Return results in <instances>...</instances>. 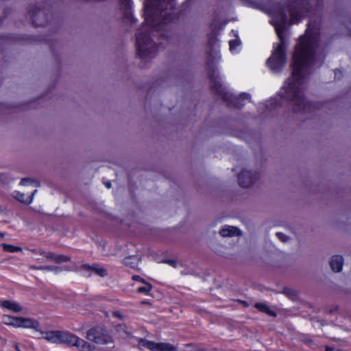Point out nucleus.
Here are the masks:
<instances>
[{
    "label": "nucleus",
    "mask_w": 351,
    "mask_h": 351,
    "mask_svg": "<svg viewBox=\"0 0 351 351\" xmlns=\"http://www.w3.org/2000/svg\"><path fill=\"white\" fill-rule=\"evenodd\" d=\"M318 36L309 26L300 37L293 56L291 76L281 89L282 97L289 102L295 112L308 110L310 104L306 101L304 90L305 79L312 69L319 67L324 60L318 53Z\"/></svg>",
    "instance_id": "obj_1"
},
{
    "label": "nucleus",
    "mask_w": 351,
    "mask_h": 351,
    "mask_svg": "<svg viewBox=\"0 0 351 351\" xmlns=\"http://www.w3.org/2000/svg\"><path fill=\"white\" fill-rule=\"evenodd\" d=\"M288 4L279 13L276 14L270 10L263 8V11L272 14L276 19H273L271 23L275 27L276 32L280 40L274 49V51L267 60V65L274 72H278L282 69L287 61L285 54L286 43L283 37L282 31L287 19V13L289 15L292 23L298 22L304 16L306 12L307 4L304 0H287Z\"/></svg>",
    "instance_id": "obj_2"
},
{
    "label": "nucleus",
    "mask_w": 351,
    "mask_h": 351,
    "mask_svg": "<svg viewBox=\"0 0 351 351\" xmlns=\"http://www.w3.org/2000/svg\"><path fill=\"white\" fill-rule=\"evenodd\" d=\"M42 338L49 342L75 347L80 351H93L95 346L76 335L66 330H47L41 332Z\"/></svg>",
    "instance_id": "obj_3"
},
{
    "label": "nucleus",
    "mask_w": 351,
    "mask_h": 351,
    "mask_svg": "<svg viewBox=\"0 0 351 351\" xmlns=\"http://www.w3.org/2000/svg\"><path fill=\"white\" fill-rule=\"evenodd\" d=\"M210 86L213 91L221 96V97L232 106L240 108L244 105L243 101H249L250 96L247 93H242L237 97L232 96L226 90V88L220 82L218 74L213 73L210 75Z\"/></svg>",
    "instance_id": "obj_4"
},
{
    "label": "nucleus",
    "mask_w": 351,
    "mask_h": 351,
    "mask_svg": "<svg viewBox=\"0 0 351 351\" xmlns=\"http://www.w3.org/2000/svg\"><path fill=\"white\" fill-rule=\"evenodd\" d=\"M136 48L138 56L146 61L153 58L158 51V46L151 40L145 27L136 35Z\"/></svg>",
    "instance_id": "obj_5"
},
{
    "label": "nucleus",
    "mask_w": 351,
    "mask_h": 351,
    "mask_svg": "<svg viewBox=\"0 0 351 351\" xmlns=\"http://www.w3.org/2000/svg\"><path fill=\"white\" fill-rule=\"evenodd\" d=\"M86 338L88 341L106 348L114 347V341L110 332L99 326L93 327L86 332Z\"/></svg>",
    "instance_id": "obj_6"
},
{
    "label": "nucleus",
    "mask_w": 351,
    "mask_h": 351,
    "mask_svg": "<svg viewBox=\"0 0 351 351\" xmlns=\"http://www.w3.org/2000/svg\"><path fill=\"white\" fill-rule=\"evenodd\" d=\"M260 177L258 171L246 167L238 174V182L243 188H250L259 180Z\"/></svg>",
    "instance_id": "obj_7"
},
{
    "label": "nucleus",
    "mask_w": 351,
    "mask_h": 351,
    "mask_svg": "<svg viewBox=\"0 0 351 351\" xmlns=\"http://www.w3.org/2000/svg\"><path fill=\"white\" fill-rule=\"evenodd\" d=\"M137 342L140 348L151 351H177L176 347L167 343H156L145 339H138Z\"/></svg>",
    "instance_id": "obj_8"
},
{
    "label": "nucleus",
    "mask_w": 351,
    "mask_h": 351,
    "mask_svg": "<svg viewBox=\"0 0 351 351\" xmlns=\"http://www.w3.org/2000/svg\"><path fill=\"white\" fill-rule=\"evenodd\" d=\"M0 306L3 309L12 313H21L23 311V307L19 302L14 300L0 301Z\"/></svg>",
    "instance_id": "obj_9"
},
{
    "label": "nucleus",
    "mask_w": 351,
    "mask_h": 351,
    "mask_svg": "<svg viewBox=\"0 0 351 351\" xmlns=\"http://www.w3.org/2000/svg\"><path fill=\"white\" fill-rule=\"evenodd\" d=\"M219 234L223 237H231L240 236L241 232L237 227L226 225L221 228Z\"/></svg>",
    "instance_id": "obj_10"
},
{
    "label": "nucleus",
    "mask_w": 351,
    "mask_h": 351,
    "mask_svg": "<svg viewBox=\"0 0 351 351\" xmlns=\"http://www.w3.org/2000/svg\"><path fill=\"white\" fill-rule=\"evenodd\" d=\"M173 0H157V5L155 8L154 14H160V16H164L165 14H163L164 10H167L173 7Z\"/></svg>",
    "instance_id": "obj_11"
},
{
    "label": "nucleus",
    "mask_w": 351,
    "mask_h": 351,
    "mask_svg": "<svg viewBox=\"0 0 351 351\" xmlns=\"http://www.w3.org/2000/svg\"><path fill=\"white\" fill-rule=\"evenodd\" d=\"M37 190H34L30 195H27L24 193L15 191L13 192V197L21 203L29 204L34 199V196L37 193Z\"/></svg>",
    "instance_id": "obj_12"
},
{
    "label": "nucleus",
    "mask_w": 351,
    "mask_h": 351,
    "mask_svg": "<svg viewBox=\"0 0 351 351\" xmlns=\"http://www.w3.org/2000/svg\"><path fill=\"white\" fill-rule=\"evenodd\" d=\"M146 14L145 20L147 23L149 24L153 28L156 29V30H159L162 28L159 24V19L156 20L152 16V10L149 8L147 5H146Z\"/></svg>",
    "instance_id": "obj_13"
},
{
    "label": "nucleus",
    "mask_w": 351,
    "mask_h": 351,
    "mask_svg": "<svg viewBox=\"0 0 351 351\" xmlns=\"http://www.w3.org/2000/svg\"><path fill=\"white\" fill-rule=\"evenodd\" d=\"M343 263V257L338 255L332 256L330 261V267L335 272H339L341 270Z\"/></svg>",
    "instance_id": "obj_14"
},
{
    "label": "nucleus",
    "mask_w": 351,
    "mask_h": 351,
    "mask_svg": "<svg viewBox=\"0 0 351 351\" xmlns=\"http://www.w3.org/2000/svg\"><path fill=\"white\" fill-rule=\"evenodd\" d=\"M82 267L84 269L93 271L100 277H105L108 275L107 270L104 267L99 265H93L92 266H90L89 265L86 264L83 265Z\"/></svg>",
    "instance_id": "obj_15"
},
{
    "label": "nucleus",
    "mask_w": 351,
    "mask_h": 351,
    "mask_svg": "<svg viewBox=\"0 0 351 351\" xmlns=\"http://www.w3.org/2000/svg\"><path fill=\"white\" fill-rule=\"evenodd\" d=\"M18 324L19 326H17V328H36L39 326V324L36 320L23 317H19Z\"/></svg>",
    "instance_id": "obj_16"
},
{
    "label": "nucleus",
    "mask_w": 351,
    "mask_h": 351,
    "mask_svg": "<svg viewBox=\"0 0 351 351\" xmlns=\"http://www.w3.org/2000/svg\"><path fill=\"white\" fill-rule=\"evenodd\" d=\"M255 307L260 311L265 313L271 317H276V313L274 311L270 308V307L265 303H256Z\"/></svg>",
    "instance_id": "obj_17"
},
{
    "label": "nucleus",
    "mask_w": 351,
    "mask_h": 351,
    "mask_svg": "<svg viewBox=\"0 0 351 351\" xmlns=\"http://www.w3.org/2000/svg\"><path fill=\"white\" fill-rule=\"evenodd\" d=\"M19 317H12L10 315H3L2 317V322L6 325L12 326L16 327L19 326Z\"/></svg>",
    "instance_id": "obj_18"
},
{
    "label": "nucleus",
    "mask_w": 351,
    "mask_h": 351,
    "mask_svg": "<svg viewBox=\"0 0 351 351\" xmlns=\"http://www.w3.org/2000/svg\"><path fill=\"white\" fill-rule=\"evenodd\" d=\"M139 263V258L135 256H130L125 257L123 259V263L126 265H128L132 268H135L138 266Z\"/></svg>",
    "instance_id": "obj_19"
},
{
    "label": "nucleus",
    "mask_w": 351,
    "mask_h": 351,
    "mask_svg": "<svg viewBox=\"0 0 351 351\" xmlns=\"http://www.w3.org/2000/svg\"><path fill=\"white\" fill-rule=\"evenodd\" d=\"M115 330L119 332L123 337H130V332L128 331L127 326L123 324H117L115 327Z\"/></svg>",
    "instance_id": "obj_20"
},
{
    "label": "nucleus",
    "mask_w": 351,
    "mask_h": 351,
    "mask_svg": "<svg viewBox=\"0 0 351 351\" xmlns=\"http://www.w3.org/2000/svg\"><path fill=\"white\" fill-rule=\"evenodd\" d=\"M3 247V250L5 252H21L22 248L19 246H14L10 244L7 243H3L1 245Z\"/></svg>",
    "instance_id": "obj_21"
},
{
    "label": "nucleus",
    "mask_w": 351,
    "mask_h": 351,
    "mask_svg": "<svg viewBox=\"0 0 351 351\" xmlns=\"http://www.w3.org/2000/svg\"><path fill=\"white\" fill-rule=\"evenodd\" d=\"M20 184L23 186L31 184L33 185L34 187L40 186V183L38 181L32 180L31 178L22 179L20 182Z\"/></svg>",
    "instance_id": "obj_22"
},
{
    "label": "nucleus",
    "mask_w": 351,
    "mask_h": 351,
    "mask_svg": "<svg viewBox=\"0 0 351 351\" xmlns=\"http://www.w3.org/2000/svg\"><path fill=\"white\" fill-rule=\"evenodd\" d=\"M71 261V257L69 256L59 254L56 256L55 263H62L64 262H68Z\"/></svg>",
    "instance_id": "obj_23"
},
{
    "label": "nucleus",
    "mask_w": 351,
    "mask_h": 351,
    "mask_svg": "<svg viewBox=\"0 0 351 351\" xmlns=\"http://www.w3.org/2000/svg\"><path fill=\"white\" fill-rule=\"evenodd\" d=\"M145 285L143 287H140L137 289L138 293L147 294L152 289V285L149 283L144 282Z\"/></svg>",
    "instance_id": "obj_24"
},
{
    "label": "nucleus",
    "mask_w": 351,
    "mask_h": 351,
    "mask_svg": "<svg viewBox=\"0 0 351 351\" xmlns=\"http://www.w3.org/2000/svg\"><path fill=\"white\" fill-rule=\"evenodd\" d=\"M39 254L44 256L46 258L55 262L56 254L51 252L39 251Z\"/></svg>",
    "instance_id": "obj_25"
},
{
    "label": "nucleus",
    "mask_w": 351,
    "mask_h": 351,
    "mask_svg": "<svg viewBox=\"0 0 351 351\" xmlns=\"http://www.w3.org/2000/svg\"><path fill=\"white\" fill-rule=\"evenodd\" d=\"M230 50L232 52L237 51V47L239 45V41L237 39L231 40L229 42Z\"/></svg>",
    "instance_id": "obj_26"
},
{
    "label": "nucleus",
    "mask_w": 351,
    "mask_h": 351,
    "mask_svg": "<svg viewBox=\"0 0 351 351\" xmlns=\"http://www.w3.org/2000/svg\"><path fill=\"white\" fill-rule=\"evenodd\" d=\"M44 16V13L42 11L38 12L36 15L33 16L32 20L34 23H36L37 25H42L43 23L40 22L37 20V17L43 16Z\"/></svg>",
    "instance_id": "obj_27"
},
{
    "label": "nucleus",
    "mask_w": 351,
    "mask_h": 351,
    "mask_svg": "<svg viewBox=\"0 0 351 351\" xmlns=\"http://www.w3.org/2000/svg\"><path fill=\"white\" fill-rule=\"evenodd\" d=\"M127 1V5H126V8H125V18L132 21V13H131V10H130V8L129 7V0H125Z\"/></svg>",
    "instance_id": "obj_28"
},
{
    "label": "nucleus",
    "mask_w": 351,
    "mask_h": 351,
    "mask_svg": "<svg viewBox=\"0 0 351 351\" xmlns=\"http://www.w3.org/2000/svg\"><path fill=\"white\" fill-rule=\"evenodd\" d=\"M276 235L277 238L282 242H287L289 241V237L282 232H277Z\"/></svg>",
    "instance_id": "obj_29"
},
{
    "label": "nucleus",
    "mask_w": 351,
    "mask_h": 351,
    "mask_svg": "<svg viewBox=\"0 0 351 351\" xmlns=\"http://www.w3.org/2000/svg\"><path fill=\"white\" fill-rule=\"evenodd\" d=\"M10 178L8 174L5 173H0V182L2 184L6 183L8 182Z\"/></svg>",
    "instance_id": "obj_30"
},
{
    "label": "nucleus",
    "mask_w": 351,
    "mask_h": 351,
    "mask_svg": "<svg viewBox=\"0 0 351 351\" xmlns=\"http://www.w3.org/2000/svg\"><path fill=\"white\" fill-rule=\"evenodd\" d=\"M53 265H46V266H43V267H40V270H43V271H52V269H53Z\"/></svg>",
    "instance_id": "obj_31"
},
{
    "label": "nucleus",
    "mask_w": 351,
    "mask_h": 351,
    "mask_svg": "<svg viewBox=\"0 0 351 351\" xmlns=\"http://www.w3.org/2000/svg\"><path fill=\"white\" fill-rule=\"evenodd\" d=\"M165 263H168L169 265H171L173 267H176V261L173 260H167L165 261Z\"/></svg>",
    "instance_id": "obj_32"
},
{
    "label": "nucleus",
    "mask_w": 351,
    "mask_h": 351,
    "mask_svg": "<svg viewBox=\"0 0 351 351\" xmlns=\"http://www.w3.org/2000/svg\"><path fill=\"white\" fill-rule=\"evenodd\" d=\"M61 271H62V268L60 267H58V266H54L53 269H52V271L56 274L60 273Z\"/></svg>",
    "instance_id": "obj_33"
},
{
    "label": "nucleus",
    "mask_w": 351,
    "mask_h": 351,
    "mask_svg": "<svg viewBox=\"0 0 351 351\" xmlns=\"http://www.w3.org/2000/svg\"><path fill=\"white\" fill-rule=\"evenodd\" d=\"M132 279L134 280H137V281H140V282H145L144 280L139 276H132Z\"/></svg>",
    "instance_id": "obj_34"
},
{
    "label": "nucleus",
    "mask_w": 351,
    "mask_h": 351,
    "mask_svg": "<svg viewBox=\"0 0 351 351\" xmlns=\"http://www.w3.org/2000/svg\"><path fill=\"white\" fill-rule=\"evenodd\" d=\"M112 315H113L114 317H118V318H119V319H123V316H122V315H121V313H120V312H119V311L113 312V313H112Z\"/></svg>",
    "instance_id": "obj_35"
},
{
    "label": "nucleus",
    "mask_w": 351,
    "mask_h": 351,
    "mask_svg": "<svg viewBox=\"0 0 351 351\" xmlns=\"http://www.w3.org/2000/svg\"><path fill=\"white\" fill-rule=\"evenodd\" d=\"M40 267H43V266H36V265H30L29 266V268L31 269H34V270H40Z\"/></svg>",
    "instance_id": "obj_36"
},
{
    "label": "nucleus",
    "mask_w": 351,
    "mask_h": 351,
    "mask_svg": "<svg viewBox=\"0 0 351 351\" xmlns=\"http://www.w3.org/2000/svg\"><path fill=\"white\" fill-rule=\"evenodd\" d=\"M334 350H335V348L331 347V346H326L325 347V351H333Z\"/></svg>",
    "instance_id": "obj_37"
},
{
    "label": "nucleus",
    "mask_w": 351,
    "mask_h": 351,
    "mask_svg": "<svg viewBox=\"0 0 351 351\" xmlns=\"http://www.w3.org/2000/svg\"><path fill=\"white\" fill-rule=\"evenodd\" d=\"M31 252L33 253V254H39V252H38L35 249H33V250H30Z\"/></svg>",
    "instance_id": "obj_38"
},
{
    "label": "nucleus",
    "mask_w": 351,
    "mask_h": 351,
    "mask_svg": "<svg viewBox=\"0 0 351 351\" xmlns=\"http://www.w3.org/2000/svg\"><path fill=\"white\" fill-rule=\"evenodd\" d=\"M106 186L107 188L110 189L111 187V184L110 182H108L106 184Z\"/></svg>",
    "instance_id": "obj_39"
},
{
    "label": "nucleus",
    "mask_w": 351,
    "mask_h": 351,
    "mask_svg": "<svg viewBox=\"0 0 351 351\" xmlns=\"http://www.w3.org/2000/svg\"><path fill=\"white\" fill-rule=\"evenodd\" d=\"M5 236L4 233L0 232V238H3Z\"/></svg>",
    "instance_id": "obj_40"
}]
</instances>
